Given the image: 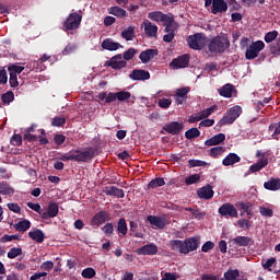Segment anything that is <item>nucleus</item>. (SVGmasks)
I'll use <instances>...</instances> for the list:
<instances>
[{
  "mask_svg": "<svg viewBox=\"0 0 280 280\" xmlns=\"http://www.w3.org/2000/svg\"><path fill=\"white\" fill-rule=\"evenodd\" d=\"M200 246V235L192 236L182 240H172L170 241L171 250L180 253V255H189L192 250H198Z\"/></svg>",
  "mask_w": 280,
  "mask_h": 280,
  "instance_id": "f257e3e1",
  "label": "nucleus"
},
{
  "mask_svg": "<svg viewBox=\"0 0 280 280\" xmlns=\"http://www.w3.org/2000/svg\"><path fill=\"white\" fill-rule=\"evenodd\" d=\"M95 156V151L93 149H89L85 151L75 150L73 153H66L59 158V161H77V163H89V161L93 160Z\"/></svg>",
  "mask_w": 280,
  "mask_h": 280,
  "instance_id": "f03ea898",
  "label": "nucleus"
},
{
  "mask_svg": "<svg viewBox=\"0 0 280 280\" xmlns=\"http://www.w3.org/2000/svg\"><path fill=\"white\" fill-rule=\"evenodd\" d=\"M231 42L229 38L222 36L213 37L208 44L210 54H224L229 49Z\"/></svg>",
  "mask_w": 280,
  "mask_h": 280,
  "instance_id": "7ed1b4c3",
  "label": "nucleus"
},
{
  "mask_svg": "<svg viewBox=\"0 0 280 280\" xmlns=\"http://www.w3.org/2000/svg\"><path fill=\"white\" fill-rule=\"evenodd\" d=\"M148 19H150V21H154L155 23H163L165 27L164 32H167L170 30V25H172V22L174 21V14H165L161 11H153L148 13Z\"/></svg>",
  "mask_w": 280,
  "mask_h": 280,
  "instance_id": "20e7f679",
  "label": "nucleus"
},
{
  "mask_svg": "<svg viewBox=\"0 0 280 280\" xmlns=\"http://www.w3.org/2000/svg\"><path fill=\"white\" fill-rule=\"evenodd\" d=\"M187 44L190 49H195V51H200L207 45V36L202 33H196L194 35H189L187 38Z\"/></svg>",
  "mask_w": 280,
  "mask_h": 280,
  "instance_id": "39448f33",
  "label": "nucleus"
},
{
  "mask_svg": "<svg viewBox=\"0 0 280 280\" xmlns=\"http://www.w3.org/2000/svg\"><path fill=\"white\" fill-rule=\"evenodd\" d=\"M242 115V106L235 105L226 112V115L219 121L220 126H229Z\"/></svg>",
  "mask_w": 280,
  "mask_h": 280,
  "instance_id": "423d86ee",
  "label": "nucleus"
},
{
  "mask_svg": "<svg viewBox=\"0 0 280 280\" xmlns=\"http://www.w3.org/2000/svg\"><path fill=\"white\" fill-rule=\"evenodd\" d=\"M265 47L266 44L262 40L253 42L245 52L246 60H255L259 56V52L264 51Z\"/></svg>",
  "mask_w": 280,
  "mask_h": 280,
  "instance_id": "0eeeda50",
  "label": "nucleus"
},
{
  "mask_svg": "<svg viewBox=\"0 0 280 280\" xmlns=\"http://www.w3.org/2000/svg\"><path fill=\"white\" fill-rule=\"evenodd\" d=\"M82 23V14L74 12L70 13L63 22V31L69 32L71 30H78Z\"/></svg>",
  "mask_w": 280,
  "mask_h": 280,
  "instance_id": "6e6552de",
  "label": "nucleus"
},
{
  "mask_svg": "<svg viewBox=\"0 0 280 280\" xmlns=\"http://www.w3.org/2000/svg\"><path fill=\"white\" fill-rule=\"evenodd\" d=\"M105 67H110V69H115V71H119L121 69H126L128 67V62L122 60L121 54L115 55L105 62Z\"/></svg>",
  "mask_w": 280,
  "mask_h": 280,
  "instance_id": "1a4fd4ad",
  "label": "nucleus"
},
{
  "mask_svg": "<svg viewBox=\"0 0 280 280\" xmlns=\"http://www.w3.org/2000/svg\"><path fill=\"white\" fill-rule=\"evenodd\" d=\"M219 213L223 218H237V215H238L237 209L231 202L223 203L219 208Z\"/></svg>",
  "mask_w": 280,
  "mask_h": 280,
  "instance_id": "9d476101",
  "label": "nucleus"
},
{
  "mask_svg": "<svg viewBox=\"0 0 280 280\" xmlns=\"http://www.w3.org/2000/svg\"><path fill=\"white\" fill-rule=\"evenodd\" d=\"M60 211V207L56 202L48 203L46 210L42 212V220H51V218H56Z\"/></svg>",
  "mask_w": 280,
  "mask_h": 280,
  "instance_id": "9b49d317",
  "label": "nucleus"
},
{
  "mask_svg": "<svg viewBox=\"0 0 280 280\" xmlns=\"http://www.w3.org/2000/svg\"><path fill=\"white\" fill-rule=\"evenodd\" d=\"M108 220H110V213L106 210H102L92 218L91 226L97 229L101 224H104V222H108Z\"/></svg>",
  "mask_w": 280,
  "mask_h": 280,
  "instance_id": "f8f14e48",
  "label": "nucleus"
},
{
  "mask_svg": "<svg viewBox=\"0 0 280 280\" xmlns=\"http://www.w3.org/2000/svg\"><path fill=\"white\" fill-rule=\"evenodd\" d=\"M172 69H187L189 67V55L185 54L173 59L170 63Z\"/></svg>",
  "mask_w": 280,
  "mask_h": 280,
  "instance_id": "ddd939ff",
  "label": "nucleus"
},
{
  "mask_svg": "<svg viewBox=\"0 0 280 280\" xmlns=\"http://www.w3.org/2000/svg\"><path fill=\"white\" fill-rule=\"evenodd\" d=\"M130 80L135 82H141L145 80H150V72L143 69H135L129 74Z\"/></svg>",
  "mask_w": 280,
  "mask_h": 280,
  "instance_id": "4468645a",
  "label": "nucleus"
},
{
  "mask_svg": "<svg viewBox=\"0 0 280 280\" xmlns=\"http://www.w3.org/2000/svg\"><path fill=\"white\" fill-rule=\"evenodd\" d=\"M213 187L211 185H206L197 190V196L201 200H211L214 196Z\"/></svg>",
  "mask_w": 280,
  "mask_h": 280,
  "instance_id": "2eb2a0df",
  "label": "nucleus"
},
{
  "mask_svg": "<svg viewBox=\"0 0 280 280\" xmlns=\"http://www.w3.org/2000/svg\"><path fill=\"white\" fill-rule=\"evenodd\" d=\"M183 128H184L183 122L172 121L166 124L163 127V130L168 135H180V131L183 130Z\"/></svg>",
  "mask_w": 280,
  "mask_h": 280,
  "instance_id": "dca6fc26",
  "label": "nucleus"
},
{
  "mask_svg": "<svg viewBox=\"0 0 280 280\" xmlns=\"http://www.w3.org/2000/svg\"><path fill=\"white\" fill-rule=\"evenodd\" d=\"M229 10V3L224 0H213V5L211 7L212 14H224Z\"/></svg>",
  "mask_w": 280,
  "mask_h": 280,
  "instance_id": "f3484780",
  "label": "nucleus"
},
{
  "mask_svg": "<svg viewBox=\"0 0 280 280\" xmlns=\"http://www.w3.org/2000/svg\"><path fill=\"white\" fill-rule=\"evenodd\" d=\"M144 33L148 38H156V34L159 33V26L150 22V20H145L143 22Z\"/></svg>",
  "mask_w": 280,
  "mask_h": 280,
  "instance_id": "a211bd4d",
  "label": "nucleus"
},
{
  "mask_svg": "<svg viewBox=\"0 0 280 280\" xmlns=\"http://www.w3.org/2000/svg\"><path fill=\"white\" fill-rule=\"evenodd\" d=\"M147 220L151 226H155V229H165V225L167 224V219L164 217L148 215Z\"/></svg>",
  "mask_w": 280,
  "mask_h": 280,
  "instance_id": "6ab92c4d",
  "label": "nucleus"
},
{
  "mask_svg": "<svg viewBox=\"0 0 280 280\" xmlns=\"http://www.w3.org/2000/svg\"><path fill=\"white\" fill-rule=\"evenodd\" d=\"M155 56H159V49L149 48L141 51L139 58L143 65H148Z\"/></svg>",
  "mask_w": 280,
  "mask_h": 280,
  "instance_id": "aec40b11",
  "label": "nucleus"
},
{
  "mask_svg": "<svg viewBox=\"0 0 280 280\" xmlns=\"http://www.w3.org/2000/svg\"><path fill=\"white\" fill-rule=\"evenodd\" d=\"M159 253V246L154 243L143 245L137 249V255H156Z\"/></svg>",
  "mask_w": 280,
  "mask_h": 280,
  "instance_id": "412c9836",
  "label": "nucleus"
},
{
  "mask_svg": "<svg viewBox=\"0 0 280 280\" xmlns=\"http://www.w3.org/2000/svg\"><path fill=\"white\" fill-rule=\"evenodd\" d=\"M176 30H178V23L173 21L168 24V31H164L166 33V35L163 36L164 43H172V40H174V37L176 36L174 32H176Z\"/></svg>",
  "mask_w": 280,
  "mask_h": 280,
  "instance_id": "4be33fe9",
  "label": "nucleus"
},
{
  "mask_svg": "<svg viewBox=\"0 0 280 280\" xmlns=\"http://www.w3.org/2000/svg\"><path fill=\"white\" fill-rule=\"evenodd\" d=\"M103 194L106 196H115L116 198H125L126 192H124V189L117 188L115 186H107L103 189Z\"/></svg>",
  "mask_w": 280,
  "mask_h": 280,
  "instance_id": "5701e85b",
  "label": "nucleus"
},
{
  "mask_svg": "<svg viewBox=\"0 0 280 280\" xmlns=\"http://www.w3.org/2000/svg\"><path fill=\"white\" fill-rule=\"evenodd\" d=\"M101 47H103V49H106V51H117V49H120L124 46L113 40L112 38H106L102 42Z\"/></svg>",
  "mask_w": 280,
  "mask_h": 280,
  "instance_id": "b1692460",
  "label": "nucleus"
},
{
  "mask_svg": "<svg viewBox=\"0 0 280 280\" xmlns=\"http://www.w3.org/2000/svg\"><path fill=\"white\" fill-rule=\"evenodd\" d=\"M233 93H237V90L235 89V85L231 83H226L219 89V95H221V97H233Z\"/></svg>",
  "mask_w": 280,
  "mask_h": 280,
  "instance_id": "393cba45",
  "label": "nucleus"
},
{
  "mask_svg": "<svg viewBox=\"0 0 280 280\" xmlns=\"http://www.w3.org/2000/svg\"><path fill=\"white\" fill-rule=\"evenodd\" d=\"M265 189L268 191H279L280 189V178L270 177L269 180L264 183Z\"/></svg>",
  "mask_w": 280,
  "mask_h": 280,
  "instance_id": "a878e982",
  "label": "nucleus"
},
{
  "mask_svg": "<svg viewBox=\"0 0 280 280\" xmlns=\"http://www.w3.org/2000/svg\"><path fill=\"white\" fill-rule=\"evenodd\" d=\"M225 139H226V136L224 133H218L212 138L206 140L205 145H207L208 148H211L212 145H220V143H223Z\"/></svg>",
  "mask_w": 280,
  "mask_h": 280,
  "instance_id": "bb28decb",
  "label": "nucleus"
},
{
  "mask_svg": "<svg viewBox=\"0 0 280 280\" xmlns=\"http://www.w3.org/2000/svg\"><path fill=\"white\" fill-rule=\"evenodd\" d=\"M267 165H268V158H260L256 163L250 165L249 172H252L253 174L257 172H261V170H264V167H266Z\"/></svg>",
  "mask_w": 280,
  "mask_h": 280,
  "instance_id": "cd10ccee",
  "label": "nucleus"
},
{
  "mask_svg": "<svg viewBox=\"0 0 280 280\" xmlns=\"http://www.w3.org/2000/svg\"><path fill=\"white\" fill-rule=\"evenodd\" d=\"M232 244H234L235 246H250V244H253V238L248 237V236H236L234 238H232Z\"/></svg>",
  "mask_w": 280,
  "mask_h": 280,
  "instance_id": "c85d7f7f",
  "label": "nucleus"
},
{
  "mask_svg": "<svg viewBox=\"0 0 280 280\" xmlns=\"http://www.w3.org/2000/svg\"><path fill=\"white\" fill-rule=\"evenodd\" d=\"M108 14L116 16L117 19H126L128 16V12L121 7L115 5L108 9Z\"/></svg>",
  "mask_w": 280,
  "mask_h": 280,
  "instance_id": "c756f323",
  "label": "nucleus"
},
{
  "mask_svg": "<svg viewBox=\"0 0 280 280\" xmlns=\"http://www.w3.org/2000/svg\"><path fill=\"white\" fill-rule=\"evenodd\" d=\"M28 237L34 242H37V244H43V242H45V233L39 229L28 232Z\"/></svg>",
  "mask_w": 280,
  "mask_h": 280,
  "instance_id": "7c9ffc66",
  "label": "nucleus"
},
{
  "mask_svg": "<svg viewBox=\"0 0 280 280\" xmlns=\"http://www.w3.org/2000/svg\"><path fill=\"white\" fill-rule=\"evenodd\" d=\"M240 161H242V158H240V155H237L236 153H230L225 156V159H223L222 164L225 167H229L231 165H235V163H240Z\"/></svg>",
  "mask_w": 280,
  "mask_h": 280,
  "instance_id": "2f4dec72",
  "label": "nucleus"
},
{
  "mask_svg": "<svg viewBox=\"0 0 280 280\" xmlns=\"http://www.w3.org/2000/svg\"><path fill=\"white\" fill-rule=\"evenodd\" d=\"M31 226H32V222H30V220L27 219H24L15 223L13 225V229H15V231H19L20 233H25L26 231H30Z\"/></svg>",
  "mask_w": 280,
  "mask_h": 280,
  "instance_id": "473e14b6",
  "label": "nucleus"
},
{
  "mask_svg": "<svg viewBox=\"0 0 280 280\" xmlns=\"http://www.w3.org/2000/svg\"><path fill=\"white\" fill-rule=\"evenodd\" d=\"M0 194L2 196H12L14 195V188L10 187V185L5 182L0 183Z\"/></svg>",
  "mask_w": 280,
  "mask_h": 280,
  "instance_id": "72a5a7b5",
  "label": "nucleus"
},
{
  "mask_svg": "<svg viewBox=\"0 0 280 280\" xmlns=\"http://www.w3.org/2000/svg\"><path fill=\"white\" fill-rule=\"evenodd\" d=\"M9 75H21L23 71H25V67L23 66H16V65H11L8 67Z\"/></svg>",
  "mask_w": 280,
  "mask_h": 280,
  "instance_id": "f704fd0d",
  "label": "nucleus"
},
{
  "mask_svg": "<svg viewBox=\"0 0 280 280\" xmlns=\"http://www.w3.org/2000/svg\"><path fill=\"white\" fill-rule=\"evenodd\" d=\"M165 179L163 177H156L148 184V189H156V187H163Z\"/></svg>",
  "mask_w": 280,
  "mask_h": 280,
  "instance_id": "c9c22d12",
  "label": "nucleus"
},
{
  "mask_svg": "<svg viewBox=\"0 0 280 280\" xmlns=\"http://www.w3.org/2000/svg\"><path fill=\"white\" fill-rule=\"evenodd\" d=\"M121 38H125V40H132V38H135V26H128L127 30L122 31Z\"/></svg>",
  "mask_w": 280,
  "mask_h": 280,
  "instance_id": "e433bc0d",
  "label": "nucleus"
},
{
  "mask_svg": "<svg viewBox=\"0 0 280 280\" xmlns=\"http://www.w3.org/2000/svg\"><path fill=\"white\" fill-rule=\"evenodd\" d=\"M117 231L118 233H121L122 235L128 234V224L126 223V219L121 218L119 219L117 223Z\"/></svg>",
  "mask_w": 280,
  "mask_h": 280,
  "instance_id": "4c0bfd02",
  "label": "nucleus"
},
{
  "mask_svg": "<svg viewBox=\"0 0 280 280\" xmlns=\"http://www.w3.org/2000/svg\"><path fill=\"white\" fill-rule=\"evenodd\" d=\"M66 124H67V118H65V116H57L51 119V126H54L55 128H60Z\"/></svg>",
  "mask_w": 280,
  "mask_h": 280,
  "instance_id": "58836bf2",
  "label": "nucleus"
},
{
  "mask_svg": "<svg viewBox=\"0 0 280 280\" xmlns=\"http://www.w3.org/2000/svg\"><path fill=\"white\" fill-rule=\"evenodd\" d=\"M95 275H97V272L91 267L83 269L81 272V277H83V279H93Z\"/></svg>",
  "mask_w": 280,
  "mask_h": 280,
  "instance_id": "ea45409f",
  "label": "nucleus"
},
{
  "mask_svg": "<svg viewBox=\"0 0 280 280\" xmlns=\"http://www.w3.org/2000/svg\"><path fill=\"white\" fill-rule=\"evenodd\" d=\"M185 137L186 139H197V137H200V130L196 127L190 128L185 132Z\"/></svg>",
  "mask_w": 280,
  "mask_h": 280,
  "instance_id": "a19ab883",
  "label": "nucleus"
},
{
  "mask_svg": "<svg viewBox=\"0 0 280 280\" xmlns=\"http://www.w3.org/2000/svg\"><path fill=\"white\" fill-rule=\"evenodd\" d=\"M19 255H23V249L21 247H13L8 252L9 259H16Z\"/></svg>",
  "mask_w": 280,
  "mask_h": 280,
  "instance_id": "79ce46f5",
  "label": "nucleus"
},
{
  "mask_svg": "<svg viewBox=\"0 0 280 280\" xmlns=\"http://www.w3.org/2000/svg\"><path fill=\"white\" fill-rule=\"evenodd\" d=\"M191 91V88L185 86V88H179L176 90V97H184V100H187V94H189Z\"/></svg>",
  "mask_w": 280,
  "mask_h": 280,
  "instance_id": "37998d69",
  "label": "nucleus"
},
{
  "mask_svg": "<svg viewBox=\"0 0 280 280\" xmlns=\"http://www.w3.org/2000/svg\"><path fill=\"white\" fill-rule=\"evenodd\" d=\"M1 100L3 104H11L14 102V92L9 91L1 95Z\"/></svg>",
  "mask_w": 280,
  "mask_h": 280,
  "instance_id": "c03bdc74",
  "label": "nucleus"
},
{
  "mask_svg": "<svg viewBox=\"0 0 280 280\" xmlns=\"http://www.w3.org/2000/svg\"><path fill=\"white\" fill-rule=\"evenodd\" d=\"M215 110H218V106L213 105V106H210L207 109L201 110L199 113V115H201V119H207V117H210V115L212 113H215Z\"/></svg>",
  "mask_w": 280,
  "mask_h": 280,
  "instance_id": "a18cd8bd",
  "label": "nucleus"
},
{
  "mask_svg": "<svg viewBox=\"0 0 280 280\" xmlns=\"http://www.w3.org/2000/svg\"><path fill=\"white\" fill-rule=\"evenodd\" d=\"M237 277H240V270L237 269L229 270L224 273L225 280H237Z\"/></svg>",
  "mask_w": 280,
  "mask_h": 280,
  "instance_id": "49530a36",
  "label": "nucleus"
},
{
  "mask_svg": "<svg viewBox=\"0 0 280 280\" xmlns=\"http://www.w3.org/2000/svg\"><path fill=\"white\" fill-rule=\"evenodd\" d=\"M135 56H137V49L135 48H128L124 54H122V58L124 60H132L135 58Z\"/></svg>",
  "mask_w": 280,
  "mask_h": 280,
  "instance_id": "de8ad7c7",
  "label": "nucleus"
},
{
  "mask_svg": "<svg viewBox=\"0 0 280 280\" xmlns=\"http://www.w3.org/2000/svg\"><path fill=\"white\" fill-rule=\"evenodd\" d=\"M10 143L15 147L23 145V137L19 133H14L10 139Z\"/></svg>",
  "mask_w": 280,
  "mask_h": 280,
  "instance_id": "09e8293b",
  "label": "nucleus"
},
{
  "mask_svg": "<svg viewBox=\"0 0 280 280\" xmlns=\"http://www.w3.org/2000/svg\"><path fill=\"white\" fill-rule=\"evenodd\" d=\"M131 95L132 94H130V92H126V91L116 92V97L118 102H126L130 100Z\"/></svg>",
  "mask_w": 280,
  "mask_h": 280,
  "instance_id": "8fccbe9b",
  "label": "nucleus"
},
{
  "mask_svg": "<svg viewBox=\"0 0 280 280\" xmlns=\"http://www.w3.org/2000/svg\"><path fill=\"white\" fill-rule=\"evenodd\" d=\"M259 213L260 215H262L264 218H272L275 215V212L272 211V209L270 208H266L264 206L259 207Z\"/></svg>",
  "mask_w": 280,
  "mask_h": 280,
  "instance_id": "3c124183",
  "label": "nucleus"
},
{
  "mask_svg": "<svg viewBox=\"0 0 280 280\" xmlns=\"http://www.w3.org/2000/svg\"><path fill=\"white\" fill-rule=\"evenodd\" d=\"M200 180V174H192L185 178L186 185H196Z\"/></svg>",
  "mask_w": 280,
  "mask_h": 280,
  "instance_id": "603ef678",
  "label": "nucleus"
},
{
  "mask_svg": "<svg viewBox=\"0 0 280 280\" xmlns=\"http://www.w3.org/2000/svg\"><path fill=\"white\" fill-rule=\"evenodd\" d=\"M277 36H279L278 31H270L265 35V43H272L273 40H277Z\"/></svg>",
  "mask_w": 280,
  "mask_h": 280,
  "instance_id": "864d4df0",
  "label": "nucleus"
},
{
  "mask_svg": "<svg viewBox=\"0 0 280 280\" xmlns=\"http://www.w3.org/2000/svg\"><path fill=\"white\" fill-rule=\"evenodd\" d=\"M224 147H214L210 149V156L212 159H217V156H220L224 152Z\"/></svg>",
  "mask_w": 280,
  "mask_h": 280,
  "instance_id": "5fc2aeb1",
  "label": "nucleus"
},
{
  "mask_svg": "<svg viewBox=\"0 0 280 280\" xmlns=\"http://www.w3.org/2000/svg\"><path fill=\"white\" fill-rule=\"evenodd\" d=\"M158 106H160V108H164L167 109L172 106V98H160L158 101Z\"/></svg>",
  "mask_w": 280,
  "mask_h": 280,
  "instance_id": "6e6d98bb",
  "label": "nucleus"
},
{
  "mask_svg": "<svg viewBox=\"0 0 280 280\" xmlns=\"http://www.w3.org/2000/svg\"><path fill=\"white\" fill-rule=\"evenodd\" d=\"M21 236L19 234H13V235H8L4 234L1 238L0 242H2V244H5L8 242H14V240H20Z\"/></svg>",
  "mask_w": 280,
  "mask_h": 280,
  "instance_id": "4d7b16f0",
  "label": "nucleus"
},
{
  "mask_svg": "<svg viewBox=\"0 0 280 280\" xmlns=\"http://www.w3.org/2000/svg\"><path fill=\"white\" fill-rule=\"evenodd\" d=\"M78 49V46L75 44H68L65 49L62 50V56H69L73 54Z\"/></svg>",
  "mask_w": 280,
  "mask_h": 280,
  "instance_id": "13d9d810",
  "label": "nucleus"
},
{
  "mask_svg": "<svg viewBox=\"0 0 280 280\" xmlns=\"http://www.w3.org/2000/svg\"><path fill=\"white\" fill-rule=\"evenodd\" d=\"M207 165V162L201 160H189L188 161V167H205Z\"/></svg>",
  "mask_w": 280,
  "mask_h": 280,
  "instance_id": "bf43d9fd",
  "label": "nucleus"
},
{
  "mask_svg": "<svg viewBox=\"0 0 280 280\" xmlns=\"http://www.w3.org/2000/svg\"><path fill=\"white\" fill-rule=\"evenodd\" d=\"M215 248V243L211 241H207L202 246H201V252L202 253H209L210 250H213Z\"/></svg>",
  "mask_w": 280,
  "mask_h": 280,
  "instance_id": "052dcab7",
  "label": "nucleus"
},
{
  "mask_svg": "<svg viewBox=\"0 0 280 280\" xmlns=\"http://www.w3.org/2000/svg\"><path fill=\"white\" fill-rule=\"evenodd\" d=\"M27 207L38 213L40 218L43 217V208H40V203L28 202Z\"/></svg>",
  "mask_w": 280,
  "mask_h": 280,
  "instance_id": "680f3d73",
  "label": "nucleus"
},
{
  "mask_svg": "<svg viewBox=\"0 0 280 280\" xmlns=\"http://www.w3.org/2000/svg\"><path fill=\"white\" fill-rule=\"evenodd\" d=\"M103 233H105V235H107V237H110L115 231V229L113 228V223H107L106 225H104L102 228Z\"/></svg>",
  "mask_w": 280,
  "mask_h": 280,
  "instance_id": "e2e57ef3",
  "label": "nucleus"
},
{
  "mask_svg": "<svg viewBox=\"0 0 280 280\" xmlns=\"http://www.w3.org/2000/svg\"><path fill=\"white\" fill-rule=\"evenodd\" d=\"M237 226H240V229H244V231H248V229H250V221L247 219H241L237 221Z\"/></svg>",
  "mask_w": 280,
  "mask_h": 280,
  "instance_id": "0e129e2a",
  "label": "nucleus"
},
{
  "mask_svg": "<svg viewBox=\"0 0 280 280\" xmlns=\"http://www.w3.org/2000/svg\"><path fill=\"white\" fill-rule=\"evenodd\" d=\"M52 269H54V261H51V260L44 261L40 265V270H46V272H49Z\"/></svg>",
  "mask_w": 280,
  "mask_h": 280,
  "instance_id": "69168bd1",
  "label": "nucleus"
},
{
  "mask_svg": "<svg viewBox=\"0 0 280 280\" xmlns=\"http://www.w3.org/2000/svg\"><path fill=\"white\" fill-rule=\"evenodd\" d=\"M269 49L272 56H280V46L277 44V42L275 44H270Z\"/></svg>",
  "mask_w": 280,
  "mask_h": 280,
  "instance_id": "338daca9",
  "label": "nucleus"
},
{
  "mask_svg": "<svg viewBox=\"0 0 280 280\" xmlns=\"http://www.w3.org/2000/svg\"><path fill=\"white\" fill-rule=\"evenodd\" d=\"M9 211H12L13 213H21V206H19V203H8L7 205Z\"/></svg>",
  "mask_w": 280,
  "mask_h": 280,
  "instance_id": "774afa93",
  "label": "nucleus"
}]
</instances>
